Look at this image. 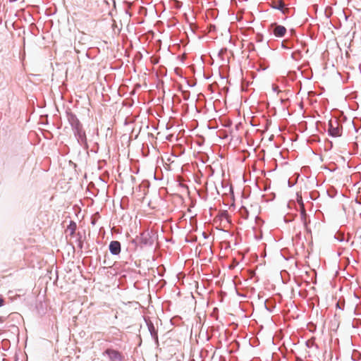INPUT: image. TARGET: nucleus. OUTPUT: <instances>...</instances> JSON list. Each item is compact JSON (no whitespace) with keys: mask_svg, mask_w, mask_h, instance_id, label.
<instances>
[{"mask_svg":"<svg viewBox=\"0 0 361 361\" xmlns=\"http://www.w3.org/2000/svg\"><path fill=\"white\" fill-rule=\"evenodd\" d=\"M284 7H285V4L283 3V1H281V0L274 1L272 4L273 8L279 10V11H282L283 13H284V11H283Z\"/></svg>","mask_w":361,"mask_h":361,"instance_id":"nucleus-9","label":"nucleus"},{"mask_svg":"<svg viewBox=\"0 0 361 361\" xmlns=\"http://www.w3.org/2000/svg\"><path fill=\"white\" fill-rule=\"evenodd\" d=\"M146 323H147L148 330H149L152 338L154 340V341L157 343H158V332H157V330L156 329L154 324L150 320L146 321Z\"/></svg>","mask_w":361,"mask_h":361,"instance_id":"nucleus-7","label":"nucleus"},{"mask_svg":"<svg viewBox=\"0 0 361 361\" xmlns=\"http://www.w3.org/2000/svg\"><path fill=\"white\" fill-rule=\"evenodd\" d=\"M138 239L140 247L152 244L151 237L148 233H142L140 235L138 236Z\"/></svg>","mask_w":361,"mask_h":361,"instance_id":"nucleus-6","label":"nucleus"},{"mask_svg":"<svg viewBox=\"0 0 361 361\" xmlns=\"http://www.w3.org/2000/svg\"><path fill=\"white\" fill-rule=\"evenodd\" d=\"M271 32L276 37H282L286 33V28L281 25H278L276 23H271L270 25Z\"/></svg>","mask_w":361,"mask_h":361,"instance_id":"nucleus-4","label":"nucleus"},{"mask_svg":"<svg viewBox=\"0 0 361 361\" xmlns=\"http://www.w3.org/2000/svg\"><path fill=\"white\" fill-rule=\"evenodd\" d=\"M79 235L78 238V246L80 249L82 247V236L80 235V233L78 234Z\"/></svg>","mask_w":361,"mask_h":361,"instance_id":"nucleus-12","label":"nucleus"},{"mask_svg":"<svg viewBox=\"0 0 361 361\" xmlns=\"http://www.w3.org/2000/svg\"><path fill=\"white\" fill-rule=\"evenodd\" d=\"M130 245L133 246L134 249H136L138 246H140L138 236H137L136 238L131 240Z\"/></svg>","mask_w":361,"mask_h":361,"instance_id":"nucleus-11","label":"nucleus"},{"mask_svg":"<svg viewBox=\"0 0 361 361\" xmlns=\"http://www.w3.org/2000/svg\"><path fill=\"white\" fill-rule=\"evenodd\" d=\"M338 239L340 241H343V238H341V237H339V238H338Z\"/></svg>","mask_w":361,"mask_h":361,"instance_id":"nucleus-19","label":"nucleus"},{"mask_svg":"<svg viewBox=\"0 0 361 361\" xmlns=\"http://www.w3.org/2000/svg\"><path fill=\"white\" fill-rule=\"evenodd\" d=\"M5 321V318L3 317H0V322L3 323Z\"/></svg>","mask_w":361,"mask_h":361,"instance_id":"nucleus-16","label":"nucleus"},{"mask_svg":"<svg viewBox=\"0 0 361 361\" xmlns=\"http://www.w3.org/2000/svg\"><path fill=\"white\" fill-rule=\"evenodd\" d=\"M257 41H258V42L262 41V37H261L260 38H258V40H257Z\"/></svg>","mask_w":361,"mask_h":361,"instance_id":"nucleus-20","label":"nucleus"},{"mask_svg":"<svg viewBox=\"0 0 361 361\" xmlns=\"http://www.w3.org/2000/svg\"><path fill=\"white\" fill-rule=\"evenodd\" d=\"M329 135L331 137H340L342 135V126L337 119L330 120L328 128Z\"/></svg>","mask_w":361,"mask_h":361,"instance_id":"nucleus-2","label":"nucleus"},{"mask_svg":"<svg viewBox=\"0 0 361 361\" xmlns=\"http://www.w3.org/2000/svg\"><path fill=\"white\" fill-rule=\"evenodd\" d=\"M312 343V345H313L314 341H310V340H309V341H307V343H306V344H307V345L308 347H310V345H309V343Z\"/></svg>","mask_w":361,"mask_h":361,"instance_id":"nucleus-15","label":"nucleus"},{"mask_svg":"<svg viewBox=\"0 0 361 361\" xmlns=\"http://www.w3.org/2000/svg\"><path fill=\"white\" fill-rule=\"evenodd\" d=\"M104 356H107L109 361H123L124 357L119 351L113 348H106L103 353Z\"/></svg>","mask_w":361,"mask_h":361,"instance_id":"nucleus-3","label":"nucleus"},{"mask_svg":"<svg viewBox=\"0 0 361 361\" xmlns=\"http://www.w3.org/2000/svg\"><path fill=\"white\" fill-rule=\"evenodd\" d=\"M300 221L303 224L305 228L307 227V215L306 214V211L305 209V207H304V204L302 202L300 204Z\"/></svg>","mask_w":361,"mask_h":361,"instance_id":"nucleus-8","label":"nucleus"},{"mask_svg":"<svg viewBox=\"0 0 361 361\" xmlns=\"http://www.w3.org/2000/svg\"><path fill=\"white\" fill-rule=\"evenodd\" d=\"M288 41H283L281 44V47L284 49H290V47H289L288 44Z\"/></svg>","mask_w":361,"mask_h":361,"instance_id":"nucleus-13","label":"nucleus"},{"mask_svg":"<svg viewBox=\"0 0 361 361\" xmlns=\"http://www.w3.org/2000/svg\"><path fill=\"white\" fill-rule=\"evenodd\" d=\"M67 119L72 128L74 136L77 139L78 144L84 149H87L89 147L86 133L76 115L72 112H67Z\"/></svg>","mask_w":361,"mask_h":361,"instance_id":"nucleus-1","label":"nucleus"},{"mask_svg":"<svg viewBox=\"0 0 361 361\" xmlns=\"http://www.w3.org/2000/svg\"><path fill=\"white\" fill-rule=\"evenodd\" d=\"M109 250L111 255H118L121 251V243L118 240H112L109 243Z\"/></svg>","mask_w":361,"mask_h":361,"instance_id":"nucleus-5","label":"nucleus"},{"mask_svg":"<svg viewBox=\"0 0 361 361\" xmlns=\"http://www.w3.org/2000/svg\"><path fill=\"white\" fill-rule=\"evenodd\" d=\"M338 239L340 241H343V238H341V237H339V238H338Z\"/></svg>","mask_w":361,"mask_h":361,"instance_id":"nucleus-18","label":"nucleus"},{"mask_svg":"<svg viewBox=\"0 0 361 361\" xmlns=\"http://www.w3.org/2000/svg\"><path fill=\"white\" fill-rule=\"evenodd\" d=\"M336 307L339 309H343V307L340 305L339 302H337Z\"/></svg>","mask_w":361,"mask_h":361,"instance_id":"nucleus-17","label":"nucleus"},{"mask_svg":"<svg viewBox=\"0 0 361 361\" xmlns=\"http://www.w3.org/2000/svg\"><path fill=\"white\" fill-rule=\"evenodd\" d=\"M257 41H258V42L262 41V37H261L260 38H258V40H257Z\"/></svg>","mask_w":361,"mask_h":361,"instance_id":"nucleus-21","label":"nucleus"},{"mask_svg":"<svg viewBox=\"0 0 361 361\" xmlns=\"http://www.w3.org/2000/svg\"><path fill=\"white\" fill-rule=\"evenodd\" d=\"M4 304V300L2 297L0 296V307L3 306Z\"/></svg>","mask_w":361,"mask_h":361,"instance_id":"nucleus-14","label":"nucleus"},{"mask_svg":"<svg viewBox=\"0 0 361 361\" xmlns=\"http://www.w3.org/2000/svg\"><path fill=\"white\" fill-rule=\"evenodd\" d=\"M77 225L75 222L71 221L69 225L67 226V231L70 232V235L73 236L75 232Z\"/></svg>","mask_w":361,"mask_h":361,"instance_id":"nucleus-10","label":"nucleus"}]
</instances>
